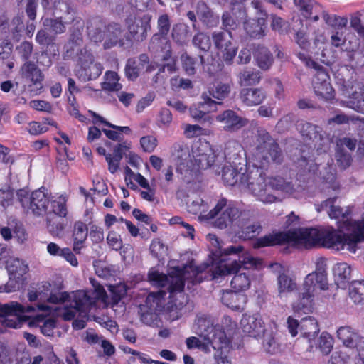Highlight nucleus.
Wrapping results in <instances>:
<instances>
[{"label": "nucleus", "mask_w": 364, "mask_h": 364, "mask_svg": "<svg viewBox=\"0 0 364 364\" xmlns=\"http://www.w3.org/2000/svg\"><path fill=\"white\" fill-rule=\"evenodd\" d=\"M334 200L328 199L323 205L329 207L328 213L331 218L338 220V230L326 227L272 232L257 239L253 242V247L289 244L296 247L309 248L320 245L338 251L347 250L355 253L358 244L364 240V218L358 221L351 220L350 208L336 206L333 204Z\"/></svg>", "instance_id": "nucleus-1"}, {"label": "nucleus", "mask_w": 364, "mask_h": 364, "mask_svg": "<svg viewBox=\"0 0 364 364\" xmlns=\"http://www.w3.org/2000/svg\"><path fill=\"white\" fill-rule=\"evenodd\" d=\"M207 239L212 246L210 266L209 264H204L199 267L186 266L183 269L173 268L168 276L152 269L148 274L151 284L157 287L166 288L172 299L175 293H178L180 296H183L182 291L185 281H190L192 284L200 282L203 278L200 274L208 269L211 272L213 279L225 276L237 269V260L228 256L241 252L242 247L238 245L222 250L220 242L215 235L208 234Z\"/></svg>", "instance_id": "nucleus-2"}, {"label": "nucleus", "mask_w": 364, "mask_h": 364, "mask_svg": "<svg viewBox=\"0 0 364 364\" xmlns=\"http://www.w3.org/2000/svg\"><path fill=\"white\" fill-rule=\"evenodd\" d=\"M207 239L212 246L210 266L209 264H204L199 267L186 266L183 269L173 268L168 276L152 269L148 274L151 284L157 287L166 288L172 299L175 293H178L180 296H183L182 291L185 281H190L192 284L200 282L203 278L200 274L208 269L211 272L213 279L225 276L237 269V260L228 256L241 252L242 247L238 245L222 250L220 242L215 235L208 234Z\"/></svg>", "instance_id": "nucleus-3"}, {"label": "nucleus", "mask_w": 364, "mask_h": 364, "mask_svg": "<svg viewBox=\"0 0 364 364\" xmlns=\"http://www.w3.org/2000/svg\"><path fill=\"white\" fill-rule=\"evenodd\" d=\"M92 287V292L79 290L68 294L64 291H55L53 285L48 282H43L35 290H30L28 299L30 301H47L50 303L61 305L56 309L55 314L64 320L70 321L77 317L73 322L76 329H82L85 326L88 319V314L93 308L96 301L100 300L105 305L107 304V296L104 287L94 278L89 279Z\"/></svg>", "instance_id": "nucleus-4"}, {"label": "nucleus", "mask_w": 364, "mask_h": 364, "mask_svg": "<svg viewBox=\"0 0 364 364\" xmlns=\"http://www.w3.org/2000/svg\"><path fill=\"white\" fill-rule=\"evenodd\" d=\"M242 188L246 189L257 200L263 203L279 201V196L301 198L305 189L299 183H291L282 177H267L262 167L248 164L246 175L241 178Z\"/></svg>", "instance_id": "nucleus-5"}, {"label": "nucleus", "mask_w": 364, "mask_h": 364, "mask_svg": "<svg viewBox=\"0 0 364 364\" xmlns=\"http://www.w3.org/2000/svg\"><path fill=\"white\" fill-rule=\"evenodd\" d=\"M172 161L176 172L187 181L194 178L200 170H205L214 166L215 154L209 144H201L191 151L185 146H173Z\"/></svg>", "instance_id": "nucleus-6"}, {"label": "nucleus", "mask_w": 364, "mask_h": 364, "mask_svg": "<svg viewBox=\"0 0 364 364\" xmlns=\"http://www.w3.org/2000/svg\"><path fill=\"white\" fill-rule=\"evenodd\" d=\"M188 212L193 214H200L199 218L201 220L214 219V225L218 228L223 229L234 223L240 215L239 210L235 206L228 204L225 198L220 199L214 208L208 214L205 205L201 199H198L191 203L188 206Z\"/></svg>", "instance_id": "nucleus-7"}, {"label": "nucleus", "mask_w": 364, "mask_h": 364, "mask_svg": "<svg viewBox=\"0 0 364 364\" xmlns=\"http://www.w3.org/2000/svg\"><path fill=\"white\" fill-rule=\"evenodd\" d=\"M295 6L300 11L301 15L306 18L304 21L299 18H294L292 30L295 32V41L303 50L308 49L310 43L308 38V20L317 21L322 13L321 7L311 0H294Z\"/></svg>", "instance_id": "nucleus-8"}, {"label": "nucleus", "mask_w": 364, "mask_h": 364, "mask_svg": "<svg viewBox=\"0 0 364 364\" xmlns=\"http://www.w3.org/2000/svg\"><path fill=\"white\" fill-rule=\"evenodd\" d=\"M197 337H190L186 339V345L188 348H197L204 352H210L212 348V338L216 332L222 331L224 328L229 332L235 330L236 323L229 316H224L220 324L214 326L211 321L206 318H198L197 321Z\"/></svg>", "instance_id": "nucleus-9"}, {"label": "nucleus", "mask_w": 364, "mask_h": 364, "mask_svg": "<svg viewBox=\"0 0 364 364\" xmlns=\"http://www.w3.org/2000/svg\"><path fill=\"white\" fill-rule=\"evenodd\" d=\"M37 302L35 307L36 313L34 316H31L28 321V326L39 327L43 334L46 336H50L53 333V329L55 327V316H59L55 314L56 309L61 308V305L48 302L46 301H33Z\"/></svg>", "instance_id": "nucleus-10"}, {"label": "nucleus", "mask_w": 364, "mask_h": 364, "mask_svg": "<svg viewBox=\"0 0 364 364\" xmlns=\"http://www.w3.org/2000/svg\"><path fill=\"white\" fill-rule=\"evenodd\" d=\"M237 264L238 267L232 272V274L235 273V274L231 281V287L236 291H245L250 288L251 282L254 278V274L250 269L260 267L262 261L245 252L239 256ZM229 274H231V273Z\"/></svg>", "instance_id": "nucleus-11"}, {"label": "nucleus", "mask_w": 364, "mask_h": 364, "mask_svg": "<svg viewBox=\"0 0 364 364\" xmlns=\"http://www.w3.org/2000/svg\"><path fill=\"white\" fill-rule=\"evenodd\" d=\"M298 58L305 63L307 67L316 70V74L313 79V87L315 94L321 99L329 101L334 97V90L329 82V76L327 73L315 61L312 60L308 54L299 53Z\"/></svg>", "instance_id": "nucleus-12"}, {"label": "nucleus", "mask_w": 364, "mask_h": 364, "mask_svg": "<svg viewBox=\"0 0 364 364\" xmlns=\"http://www.w3.org/2000/svg\"><path fill=\"white\" fill-rule=\"evenodd\" d=\"M35 306L32 305L23 306L16 301L8 304H0V316L3 317L4 326L13 328H21L25 321H29L31 316L24 315L26 313L35 311Z\"/></svg>", "instance_id": "nucleus-13"}, {"label": "nucleus", "mask_w": 364, "mask_h": 364, "mask_svg": "<svg viewBox=\"0 0 364 364\" xmlns=\"http://www.w3.org/2000/svg\"><path fill=\"white\" fill-rule=\"evenodd\" d=\"M17 196L22 207L27 213L38 216L46 213L49 198L44 190L38 189L29 194L28 191L21 189L18 191Z\"/></svg>", "instance_id": "nucleus-14"}, {"label": "nucleus", "mask_w": 364, "mask_h": 364, "mask_svg": "<svg viewBox=\"0 0 364 364\" xmlns=\"http://www.w3.org/2000/svg\"><path fill=\"white\" fill-rule=\"evenodd\" d=\"M214 46L218 50V55L227 63H230L235 57L237 46L232 41L230 31H215L212 35Z\"/></svg>", "instance_id": "nucleus-15"}, {"label": "nucleus", "mask_w": 364, "mask_h": 364, "mask_svg": "<svg viewBox=\"0 0 364 364\" xmlns=\"http://www.w3.org/2000/svg\"><path fill=\"white\" fill-rule=\"evenodd\" d=\"M251 6L256 10L257 19H248L244 21V29L252 38H259L264 36L267 14L259 0H252Z\"/></svg>", "instance_id": "nucleus-16"}, {"label": "nucleus", "mask_w": 364, "mask_h": 364, "mask_svg": "<svg viewBox=\"0 0 364 364\" xmlns=\"http://www.w3.org/2000/svg\"><path fill=\"white\" fill-rule=\"evenodd\" d=\"M233 331L228 332L224 328L222 331L216 332L213 336L212 348L215 350L214 358L217 364H232L228 354L231 348L229 336Z\"/></svg>", "instance_id": "nucleus-17"}, {"label": "nucleus", "mask_w": 364, "mask_h": 364, "mask_svg": "<svg viewBox=\"0 0 364 364\" xmlns=\"http://www.w3.org/2000/svg\"><path fill=\"white\" fill-rule=\"evenodd\" d=\"M301 289L318 295L319 291L328 289L327 273L322 267L308 274L304 279Z\"/></svg>", "instance_id": "nucleus-18"}, {"label": "nucleus", "mask_w": 364, "mask_h": 364, "mask_svg": "<svg viewBox=\"0 0 364 364\" xmlns=\"http://www.w3.org/2000/svg\"><path fill=\"white\" fill-rule=\"evenodd\" d=\"M337 336L343 344L350 348H355L364 364V338L350 326H342L337 330Z\"/></svg>", "instance_id": "nucleus-19"}, {"label": "nucleus", "mask_w": 364, "mask_h": 364, "mask_svg": "<svg viewBox=\"0 0 364 364\" xmlns=\"http://www.w3.org/2000/svg\"><path fill=\"white\" fill-rule=\"evenodd\" d=\"M151 16L144 14H138L127 19V24L129 33L132 37L139 41L146 38L147 31L150 29Z\"/></svg>", "instance_id": "nucleus-20"}, {"label": "nucleus", "mask_w": 364, "mask_h": 364, "mask_svg": "<svg viewBox=\"0 0 364 364\" xmlns=\"http://www.w3.org/2000/svg\"><path fill=\"white\" fill-rule=\"evenodd\" d=\"M248 165L237 161H228L223 168V180L228 186L238 185L242 188V180L246 175Z\"/></svg>", "instance_id": "nucleus-21"}, {"label": "nucleus", "mask_w": 364, "mask_h": 364, "mask_svg": "<svg viewBox=\"0 0 364 364\" xmlns=\"http://www.w3.org/2000/svg\"><path fill=\"white\" fill-rule=\"evenodd\" d=\"M240 327L244 333L258 338L265 333L264 322L259 314H245L240 321Z\"/></svg>", "instance_id": "nucleus-22"}, {"label": "nucleus", "mask_w": 364, "mask_h": 364, "mask_svg": "<svg viewBox=\"0 0 364 364\" xmlns=\"http://www.w3.org/2000/svg\"><path fill=\"white\" fill-rule=\"evenodd\" d=\"M21 73L25 80L31 82L29 87L31 93L36 95L37 91L43 88L42 81L44 76L35 63L26 62L21 67Z\"/></svg>", "instance_id": "nucleus-23"}, {"label": "nucleus", "mask_w": 364, "mask_h": 364, "mask_svg": "<svg viewBox=\"0 0 364 364\" xmlns=\"http://www.w3.org/2000/svg\"><path fill=\"white\" fill-rule=\"evenodd\" d=\"M102 71L101 64L95 63L93 56L87 53L84 58H80V66L77 70V75L84 81L91 80L99 77Z\"/></svg>", "instance_id": "nucleus-24"}, {"label": "nucleus", "mask_w": 364, "mask_h": 364, "mask_svg": "<svg viewBox=\"0 0 364 364\" xmlns=\"http://www.w3.org/2000/svg\"><path fill=\"white\" fill-rule=\"evenodd\" d=\"M263 136L266 141L264 142L263 146L258 148V152L257 153V158L258 159L262 158L264 160V161H261V164L259 166L262 168L269 163V159L274 162L279 163L281 156L278 145L272 141L269 135L267 133H264Z\"/></svg>", "instance_id": "nucleus-25"}, {"label": "nucleus", "mask_w": 364, "mask_h": 364, "mask_svg": "<svg viewBox=\"0 0 364 364\" xmlns=\"http://www.w3.org/2000/svg\"><path fill=\"white\" fill-rule=\"evenodd\" d=\"M215 119L223 124V128L226 132H236L247 123L246 119L231 109L225 110L217 115Z\"/></svg>", "instance_id": "nucleus-26"}, {"label": "nucleus", "mask_w": 364, "mask_h": 364, "mask_svg": "<svg viewBox=\"0 0 364 364\" xmlns=\"http://www.w3.org/2000/svg\"><path fill=\"white\" fill-rule=\"evenodd\" d=\"M316 296L314 293L301 289L299 298L291 304L293 311L297 313H312L316 308L315 298Z\"/></svg>", "instance_id": "nucleus-27"}, {"label": "nucleus", "mask_w": 364, "mask_h": 364, "mask_svg": "<svg viewBox=\"0 0 364 364\" xmlns=\"http://www.w3.org/2000/svg\"><path fill=\"white\" fill-rule=\"evenodd\" d=\"M247 18L245 9H234L230 7L228 11H225L222 15V24L226 31L235 30L243 20Z\"/></svg>", "instance_id": "nucleus-28"}, {"label": "nucleus", "mask_w": 364, "mask_h": 364, "mask_svg": "<svg viewBox=\"0 0 364 364\" xmlns=\"http://www.w3.org/2000/svg\"><path fill=\"white\" fill-rule=\"evenodd\" d=\"M320 331L318 323L312 316L303 318L300 321V333L302 337L307 339L309 347L312 348V342Z\"/></svg>", "instance_id": "nucleus-29"}, {"label": "nucleus", "mask_w": 364, "mask_h": 364, "mask_svg": "<svg viewBox=\"0 0 364 364\" xmlns=\"http://www.w3.org/2000/svg\"><path fill=\"white\" fill-rule=\"evenodd\" d=\"M297 129L300 131L303 136H306L312 139L314 137V140H320L321 144L317 147V152L318 154H321L323 151H326L330 145V141L328 139L321 138V136L316 134V127L309 123H301L297 125Z\"/></svg>", "instance_id": "nucleus-30"}, {"label": "nucleus", "mask_w": 364, "mask_h": 364, "mask_svg": "<svg viewBox=\"0 0 364 364\" xmlns=\"http://www.w3.org/2000/svg\"><path fill=\"white\" fill-rule=\"evenodd\" d=\"M333 277L336 285L345 289L351 279V267L346 262L336 264L333 269Z\"/></svg>", "instance_id": "nucleus-31"}, {"label": "nucleus", "mask_w": 364, "mask_h": 364, "mask_svg": "<svg viewBox=\"0 0 364 364\" xmlns=\"http://www.w3.org/2000/svg\"><path fill=\"white\" fill-rule=\"evenodd\" d=\"M68 196L65 193H56L49 198L51 212L60 218H66L68 214Z\"/></svg>", "instance_id": "nucleus-32"}, {"label": "nucleus", "mask_w": 364, "mask_h": 364, "mask_svg": "<svg viewBox=\"0 0 364 364\" xmlns=\"http://www.w3.org/2000/svg\"><path fill=\"white\" fill-rule=\"evenodd\" d=\"M298 286L295 279L282 274L277 278L278 296L280 299H286L288 295L297 290Z\"/></svg>", "instance_id": "nucleus-33"}, {"label": "nucleus", "mask_w": 364, "mask_h": 364, "mask_svg": "<svg viewBox=\"0 0 364 364\" xmlns=\"http://www.w3.org/2000/svg\"><path fill=\"white\" fill-rule=\"evenodd\" d=\"M240 98L246 105L255 106L264 101L266 93L259 88H246L242 90Z\"/></svg>", "instance_id": "nucleus-34"}, {"label": "nucleus", "mask_w": 364, "mask_h": 364, "mask_svg": "<svg viewBox=\"0 0 364 364\" xmlns=\"http://www.w3.org/2000/svg\"><path fill=\"white\" fill-rule=\"evenodd\" d=\"M222 301L233 310L242 311L247 302V297L242 294L227 291L223 294Z\"/></svg>", "instance_id": "nucleus-35"}, {"label": "nucleus", "mask_w": 364, "mask_h": 364, "mask_svg": "<svg viewBox=\"0 0 364 364\" xmlns=\"http://www.w3.org/2000/svg\"><path fill=\"white\" fill-rule=\"evenodd\" d=\"M197 15L208 27L216 26L219 22L218 16L203 2L198 4Z\"/></svg>", "instance_id": "nucleus-36"}, {"label": "nucleus", "mask_w": 364, "mask_h": 364, "mask_svg": "<svg viewBox=\"0 0 364 364\" xmlns=\"http://www.w3.org/2000/svg\"><path fill=\"white\" fill-rule=\"evenodd\" d=\"M147 56L146 55H141L139 60H135L132 59H129L127 61L126 68H125V73L127 77L130 80H134L136 79L140 73V71L144 68L146 66V68L149 65H146L147 63Z\"/></svg>", "instance_id": "nucleus-37"}, {"label": "nucleus", "mask_w": 364, "mask_h": 364, "mask_svg": "<svg viewBox=\"0 0 364 364\" xmlns=\"http://www.w3.org/2000/svg\"><path fill=\"white\" fill-rule=\"evenodd\" d=\"M6 268L9 275H11L14 279H23V276L28 272V265L25 262L14 257H10Z\"/></svg>", "instance_id": "nucleus-38"}, {"label": "nucleus", "mask_w": 364, "mask_h": 364, "mask_svg": "<svg viewBox=\"0 0 364 364\" xmlns=\"http://www.w3.org/2000/svg\"><path fill=\"white\" fill-rule=\"evenodd\" d=\"M353 87L355 90L352 94H349L352 99L349 102V107L358 112H364V87L362 84L358 83Z\"/></svg>", "instance_id": "nucleus-39"}, {"label": "nucleus", "mask_w": 364, "mask_h": 364, "mask_svg": "<svg viewBox=\"0 0 364 364\" xmlns=\"http://www.w3.org/2000/svg\"><path fill=\"white\" fill-rule=\"evenodd\" d=\"M173 40L181 45L188 42L190 34L189 28L183 23H177L173 26L171 33Z\"/></svg>", "instance_id": "nucleus-40"}, {"label": "nucleus", "mask_w": 364, "mask_h": 364, "mask_svg": "<svg viewBox=\"0 0 364 364\" xmlns=\"http://www.w3.org/2000/svg\"><path fill=\"white\" fill-rule=\"evenodd\" d=\"M119 76L117 73L107 71L105 75V81L102 87L106 91H119L122 88V85L119 82Z\"/></svg>", "instance_id": "nucleus-41"}, {"label": "nucleus", "mask_w": 364, "mask_h": 364, "mask_svg": "<svg viewBox=\"0 0 364 364\" xmlns=\"http://www.w3.org/2000/svg\"><path fill=\"white\" fill-rule=\"evenodd\" d=\"M166 292L160 290L156 292L150 293L146 299V304L151 311H156L163 305L164 296Z\"/></svg>", "instance_id": "nucleus-42"}, {"label": "nucleus", "mask_w": 364, "mask_h": 364, "mask_svg": "<svg viewBox=\"0 0 364 364\" xmlns=\"http://www.w3.org/2000/svg\"><path fill=\"white\" fill-rule=\"evenodd\" d=\"M242 152V146L236 141H228L225 147V156L228 161H236Z\"/></svg>", "instance_id": "nucleus-43"}, {"label": "nucleus", "mask_w": 364, "mask_h": 364, "mask_svg": "<svg viewBox=\"0 0 364 364\" xmlns=\"http://www.w3.org/2000/svg\"><path fill=\"white\" fill-rule=\"evenodd\" d=\"M261 76L259 71L255 70H245L239 75V82L241 85H252L257 84Z\"/></svg>", "instance_id": "nucleus-44"}, {"label": "nucleus", "mask_w": 364, "mask_h": 364, "mask_svg": "<svg viewBox=\"0 0 364 364\" xmlns=\"http://www.w3.org/2000/svg\"><path fill=\"white\" fill-rule=\"evenodd\" d=\"M230 92V85L222 82H215L208 88L209 95L218 100H222L227 97Z\"/></svg>", "instance_id": "nucleus-45"}, {"label": "nucleus", "mask_w": 364, "mask_h": 364, "mask_svg": "<svg viewBox=\"0 0 364 364\" xmlns=\"http://www.w3.org/2000/svg\"><path fill=\"white\" fill-rule=\"evenodd\" d=\"M108 289L111 293L112 303L111 307L114 308L121 301V299L127 294V288L124 284H118L116 285H109Z\"/></svg>", "instance_id": "nucleus-46"}, {"label": "nucleus", "mask_w": 364, "mask_h": 364, "mask_svg": "<svg viewBox=\"0 0 364 364\" xmlns=\"http://www.w3.org/2000/svg\"><path fill=\"white\" fill-rule=\"evenodd\" d=\"M122 31L118 24L114 23L109 25L107 28V33L106 35V41L105 42V48H109L113 45H115L119 37L121 36Z\"/></svg>", "instance_id": "nucleus-47"}, {"label": "nucleus", "mask_w": 364, "mask_h": 364, "mask_svg": "<svg viewBox=\"0 0 364 364\" xmlns=\"http://www.w3.org/2000/svg\"><path fill=\"white\" fill-rule=\"evenodd\" d=\"M255 58L259 67L263 70L269 68L273 61V58L269 52L264 47L259 48L257 50Z\"/></svg>", "instance_id": "nucleus-48"}, {"label": "nucleus", "mask_w": 364, "mask_h": 364, "mask_svg": "<svg viewBox=\"0 0 364 364\" xmlns=\"http://www.w3.org/2000/svg\"><path fill=\"white\" fill-rule=\"evenodd\" d=\"M349 296L355 304L362 302L364 300V284L353 282L350 287Z\"/></svg>", "instance_id": "nucleus-49"}, {"label": "nucleus", "mask_w": 364, "mask_h": 364, "mask_svg": "<svg viewBox=\"0 0 364 364\" xmlns=\"http://www.w3.org/2000/svg\"><path fill=\"white\" fill-rule=\"evenodd\" d=\"M114 156L111 154L106 155V161L108 163V169L112 173H114L119 168V164L122 159L121 153V146H117L114 149Z\"/></svg>", "instance_id": "nucleus-50"}, {"label": "nucleus", "mask_w": 364, "mask_h": 364, "mask_svg": "<svg viewBox=\"0 0 364 364\" xmlns=\"http://www.w3.org/2000/svg\"><path fill=\"white\" fill-rule=\"evenodd\" d=\"M210 134V130L204 129L197 124H185L184 135L187 138H194L200 136H205Z\"/></svg>", "instance_id": "nucleus-51"}, {"label": "nucleus", "mask_w": 364, "mask_h": 364, "mask_svg": "<svg viewBox=\"0 0 364 364\" xmlns=\"http://www.w3.org/2000/svg\"><path fill=\"white\" fill-rule=\"evenodd\" d=\"M193 44L203 51H208L210 48L211 41L209 36L204 33H198L193 37Z\"/></svg>", "instance_id": "nucleus-52"}, {"label": "nucleus", "mask_w": 364, "mask_h": 364, "mask_svg": "<svg viewBox=\"0 0 364 364\" xmlns=\"http://www.w3.org/2000/svg\"><path fill=\"white\" fill-rule=\"evenodd\" d=\"M89 113H90V116H92L93 117L92 122L95 124H103L109 127L119 130V132L121 133V134L122 133H125L127 134H129L131 133V129L129 127H127V126L120 127V126L114 125V124L108 122L107 121L105 120L102 117L99 116L98 114H97L95 112H94L92 111H89Z\"/></svg>", "instance_id": "nucleus-53"}, {"label": "nucleus", "mask_w": 364, "mask_h": 364, "mask_svg": "<svg viewBox=\"0 0 364 364\" xmlns=\"http://www.w3.org/2000/svg\"><path fill=\"white\" fill-rule=\"evenodd\" d=\"M333 340L332 336L326 332H323L318 340V347L322 353L326 355L328 354L333 348Z\"/></svg>", "instance_id": "nucleus-54"}, {"label": "nucleus", "mask_w": 364, "mask_h": 364, "mask_svg": "<svg viewBox=\"0 0 364 364\" xmlns=\"http://www.w3.org/2000/svg\"><path fill=\"white\" fill-rule=\"evenodd\" d=\"M191 117L195 120L203 119L204 122H208L210 124H212L213 119L210 116L206 115V113L200 106V104L198 106L193 105L189 109Z\"/></svg>", "instance_id": "nucleus-55"}, {"label": "nucleus", "mask_w": 364, "mask_h": 364, "mask_svg": "<svg viewBox=\"0 0 364 364\" xmlns=\"http://www.w3.org/2000/svg\"><path fill=\"white\" fill-rule=\"evenodd\" d=\"M107 242L108 246L115 251H119L123 247V242L121 235L113 230H110L108 232Z\"/></svg>", "instance_id": "nucleus-56"}, {"label": "nucleus", "mask_w": 364, "mask_h": 364, "mask_svg": "<svg viewBox=\"0 0 364 364\" xmlns=\"http://www.w3.org/2000/svg\"><path fill=\"white\" fill-rule=\"evenodd\" d=\"M43 24L55 34L62 33L65 31V25L63 23L61 18H59L55 19L45 18Z\"/></svg>", "instance_id": "nucleus-57"}, {"label": "nucleus", "mask_w": 364, "mask_h": 364, "mask_svg": "<svg viewBox=\"0 0 364 364\" xmlns=\"http://www.w3.org/2000/svg\"><path fill=\"white\" fill-rule=\"evenodd\" d=\"M171 27L170 18L167 14H162L159 16L157 21V28L159 35L166 37Z\"/></svg>", "instance_id": "nucleus-58"}, {"label": "nucleus", "mask_w": 364, "mask_h": 364, "mask_svg": "<svg viewBox=\"0 0 364 364\" xmlns=\"http://www.w3.org/2000/svg\"><path fill=\"white\" fill-rule=\"evenodd\" d=\"M263 348L269 354H275L279 351V346L272 334L265 335Z\"/></svg>", "instance_id": "nucleus-59"}, {"label": "nucleus", "mask_w": 364, "mask_h": 364, "mask_svg": "<svg viewBox=\"0 0 364 364\" xmlns=\"http://www.w3.org/2000/svg\"><path fill=\"white\" fill-rule=\"evenodd\" d=\"M181 62L183 68L188 75H193L196 73V65L198 63L187 54L181 55Z\"/></svg>", "instance_id": "nucleus-60"}, {"label": "nucleus", "mask_w": 364, "mask_h": 364, "mask_svg": "<svg viewBox=\"0 0 364 364\" xmlns=\"http://www.w3.org/2000/svg\"><path fill=\"white\" fill-rule=\"evenodd\" d=\"M73 237L74 240L79 242H85L87 237V225L82 222L76 223L75 225Z\"/></svg>", "instance_id": "nucleus-61"}, {"label": "nucleus", "mask_w": 364, "mask_h": 364, "mask_svg": "<svg viewBox=\"0 0 364 364\" xmlns=\"http://www.w3.org/2000/svg\"><path fill=\"white\" fill-rule=\"evenodd\" d=\"M172 122V114L166 108H163L157 117V123L160 127H167Z\"/></svg>", "instance_id": "nucleus-62"}, {"label": "nucleus", "mask_w": 364, "mask_h": 364, "mask_svg": "<svg viewBox=\"0 0 364 364\" xmlns=\"http://www.w3.org/2000/svg\"><path fill=\"white\" fill-rule=\"evenodd\" d=\"M150 250L154 257L159 258L166 253L167 247L159 240H154L151 244Z\"/></svg>", "instance_id": "nucleus-63"}, {"label": "nucleus", "mask_w": 364, "mask_h": 364, "mask_svg": "<svg viewBox=\"0 0 364 364\" xmlns=\"http://www.w3.org/2000/svg\"><path fill=\"white\" fill-rule=\"evenodd\" d=\"M140 144L144 151L150 153L155 149L157 145V139L153 136H143L140 139Z\"/></svg>", "instance_id": "nucleus-64"}]
</instances>
